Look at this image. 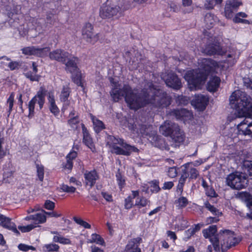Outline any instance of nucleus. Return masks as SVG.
Returning a JSON list of instances; mask_svg holds the SVG:
<instances>
[{"mask_svg":"<svg viewBox=\"0 0 252 252\" xmlns=\"http://www.w3.org/2000/svg\"><path fill=\"white\" fill-rule=\"evenodd\" d=\"M151 83H148V89L144 88L142 96L138 97L131 92L128 86H126L123 91L118 92L115 90L113 99L117 101L121 96L125 95V100L130 109L137 110L148 103H152L156 107H164L170 103V98L166 94L162 93L160 90L152 87Z\"/></svg>","mask_w":252,"mask_h":252,"instance_id":"obj_1","label":"nucleus"},{"mask_svg":"<svg viewBox=\"0 0 252 252\" xmlns=\"http://www.w3.org/2000/svg\"><path fill=\"white\" fill-rule=\"evenodd\" d=\"M232 108L238 112V117H245L237 126L239 134L252 136V103L251 97L240 90L235 91L229 98Z\"/></svg>","mask_w":252,"mask_h":252,"instance_id":"obj_2","label":"nucleus"},{"mask_svg":"<svg viewBox=\"0 0 252 252\" xmlns=\"http://www.w3.org/2000/svg\"><path fill=\"white\" fill-rule=\"evenodd\" d=\"M219 64H205L203 68L195 70L188 71L184 78L188 82V87L190 91L200 88V86L205 83L207 76H210L208 83L207 89L210 92H215L219 87L220 79L213 76L214 72L218 73L220 70Z\"/></svg>","mask_w":252,"mask_h":252,"instance_id":"obj_3","label":"nucleus"},{"mask_svg":"<svg viewBox=\"0 0 252 252\" xmlns=\"http://www.w3.org/2000/svg\"><path fill=\"white\" fill-rule=\"evenodd\" d=\"M219 240H211L214 242V250L216 251L224 252L232 247L236 246L240 242L233 231L229 230H221L219 232Z\"/></svg>","mask_w":252,"mask_h":252,"instance_id":"obj_4","label":"nucleus"},{"mask_svg":"<svg viewBox=\"0 0 252 252\" xmlns=\"http://www.w3.org/2000/svg\"><path fill=\"white\" fill-rule=\"evenodd\" d=\"M203 34L204 38L207 39V42L205 47L202 48V53L208 55H218L221 56L226 53V51L223 50L220 46L217 37L213 34L205 30L203 32Z\"/></svg>","mask_w":252,"mask_h":252,"instance_id":"obj_5","label":"nucleus"},{"mask_svg":"<svg viewBox=\"0 0 252 252\" xmlns=\"http://www.w3.org/2000/svg\"><path fill=\"white\" fill-rule=\"evenodd\" d=\"M47 90L44 87H40L36 94L31 99L28 104L29 109L28 117L32 118L34 115L35 105L37 103L39 110H41L45 102V97Z\"/></svg>","mask_w":252,"mask_h":252,"instance_id":"obj_6","label":"nucleus"},{"mask_svg":"<svg viewBox=\"0 0 252 252\" xmlns=\"http://www.w3.org/2000/svg\"><path fill=\"white\" fill-rule=\"evenodd\" d=\"M49 58L52 60H55L63 63H77L79 59L72 56L68 52L61 49H57L49 53Z\"/></svg>","mask_w":252,"mask_h":252,"instance_id":"obj_7","label":"nucleus"},{"mask_svg":"<svg viewBox=\"0 0 252 252\" xmlns=\"http://www.w3.org/2000/svg\"><path fill=\"white\" fill-rule=\"evenodd\" d=\"M226 184L232 189H240L247 184L246 176L242 172H235L230 174L226 179Z\"/></svg>","mask_w":252,"mask_h":252,"instance_id":"obj_8","label":"nucleus"},{"mask_svg":"<svg viewBox=\"0 0 252 252\" xmlns=\"http://www.w3.org/2000/svg\"><path fill=\"white\" fill-rule=\"evenodd\" d=\"M65 70L71 74L72 81L77 86L81 87L83 91L85 90L84 84L85 76L82 73L77 64H65Z\"/></svg>","mask_w":252,"mask_h":252,"instance_id":"obj_9","label":"nucleus"},{"mask_svg":"<svg viewBox=\"0 0 252 252\" xmlns=\"http://www.w3.org/2000/svg\"><path fill=\"white\" fill-rule=\"evenodd\" d=\"M111 141L113 142L114 145L113 147H111V152L115 153L117 154H121L124 155H129L132 152H137L138 149L133 146H131L127 144H125L123 147L124 149H122L118 147V146H116L115 145L117 143L119 145H121L122 143V141L121 139H116L115 137L112 139L111 138Z\"/></svg>","mask_w":252,"mask_h":252,"instance_id":"obj_10","label":"nucleus"},{"mask_svg":"<svg viewBox=\"0 0 252 252\" xmlns=\"http://www.w3.org/2000/svg\"><path fill=\"white\" fill-rule=\"evenodd\" d=\"M37 67V65L36 64H27L22 67L23 74L31 81L38 82L40 80L41 76L37 74L38 71Z\"/></svg>","mask_w":252,"mask_h":252,"instance_id":"obj_11","label":"nucleus"},{"mask_svg":"<svg viewBox=\"0 0 252 252\" xmlns=\"http://www.w3.org/2000/svg\"><path fill=\"white\" fill-rule=\"evenodd\" d=\"M82 133V143L93 153L96 152V148L89 129L83 123L81 124Z\"/></svg>","mask_w":252,"mask_h":252,"instance_id":"obj_12","label":"nucleus"},{"mask_svg":"<svg viewBox=\"0 0 252 252\" xmlns=\"http://www.w3.org/2000/svg\"><path fill=\"white\" fill-rule=\"evenodd\" d=\"M93 30V26L90 23H87L83 27L82 32V35L84 38L86 39L87 42L94 44L99 39L100 34L97 33L94 35Z\"/></svg>","mask_w":252,"mask_h":252,"instance_id":"obj_13","label":"nucleus"},{"mask_svg":"<svg viewBox=\"0 0 252 252\" xmlns=\"http://www.w3.org/2000/svg\"><path fill=\"white\" fill-rule=\"evenodd\" d=\"M242 4L241 1L238 0H227L224 8L225 15L227 18L230 19L233 17V13L238 7Z\"/></svg>","mask_w":252,"mask_h":252,"instance_id":"obj_14","label":"nucleus"},{"mask_svg":"<svg viewBox=\"0 0 252 252\" xmlns=\"http://www.w3.org/2000/svg\"><path fill=\"white\" fill-rule=\"evenodd\" d=\"M84 177L85 186H89L90 189H91L95 185L96 181L99 178V176L94 169L90 171L86 170Z\"/></svg>","mask_w":252,"mask_h":252,"instance_id":"obj_15","label":"nucleus"},{"mask_svg":"<svg viewBox=\"0 0 252 252\" xmlns=\"http://www.w3.org/2000/svg\"><path fill=\"white\" fill-rule=\"evenodd\" d=\"M124 57L126 58V62L132 63L142 62L141 55L133 48L126 51L124 54Z\"/></svg>","mask_w":252,"mask_h":252,"instance_id":"obj_16","label":"nucleus"},{"mask_svg":"<svg viewBox=\"0 0 252 252\" xmlns=\"http://www.w3.org/2000/svg\"><path fill=\"white\" fill-rule=\"evenodd\" d=\"M208 101V98L203 95H195L191 100V104L200 111L205 109Z\"/></svg>","mask_w":252,"mask_h":252,"instance_id":"obj_17","label":"nucleus"},{"mask_svg":"<svg viewBox=\"0 0 252 252\" xmlns=\"http://www.w3.org/2000/svg\"><path fill=\"white\" fill-rule=\"evenodd\" d=\"M165 82L168 86L174 89H179L182 86L179 79L175 74L172 73L168 74L167 78L165 79Z\"/></svg>","mask_w":252,"mask_h":252,"instance_id":"obj_18","label":"nucleus"},{"mask_svg":"<svg viewBox=\"0 0 252 252\" xmlns=\"http://www.w3.org/2000/svg\"><path fill=\"white\" fill-rule=\"evenodd\" d=\"M0 225L3 227L12 230L13 232L19 234L15 224L11 221V220L0 214Z\"/></svg>","mask_w":252,"mask_h":252,"instance_id":"obj_19","label":"nucleus"},{"mask_svg":"<svg viewBox=\"0 0 252 252\" xmlns=\"http://www.w3.org/2000/svg\"><path fill=\"white\" fill-rule=\"evenodd\" d=\"M217 231V229L216 225L210 226L208 228L205 229L202 231L204 237L205 238L209 239L210 241L212 243L214 248L215 243L214 242H213L211 240H213L212 239L219 240L218 238L216 236Z\"/></svg>","mask_w":252,"mask_h":252,"instance_id":"obj_20","label":"nucleus"},{"mask_svg":"<svg viewBox=\"0 0 252 252\" xmlns=\"http://www.w3.org/2000/svg\"><path fill=\"white\" fill-rule=\"evenodd\" d=\"M90 118L93 124L94 130L96 133H99L105 128V126L102 121L99 120L93 114H90Z\"/></svg>","mask_w":252,"mask_h":252,"instance_id":"obj_21","label":"nucleus"},{"mask_svg":"<svg viewBox=\"0 0 252 252\" xmlns=\"http://www.w3.org/2000/svg\"><path fill=\"white\" fill-rule=\"evenodd\" d=\"M99 16L102 19H107L110 17V3L108 0L102 4L99 10Z\"/></svg>","mask_w":252,"mask_h":252,"instance_id":"obj_22","label":"nucleus"},{"mask_svg":"<svg viewBox=\"0 0 252 252\" xmlns=\"http://www.w3.org/2000/svg\"><path fill=\"white\" fill-rule=\"evenodd\" d=\"M27 220H32L34 225L44 223L46 221V217L44 214L36 213L26 217Z\"/></svg>","mask_w":252,"mask_h":252,"instance_id":"obj_23","label":"nucleus"},{"mask_svg":"<svg viewBox=\"0 0 252 252\" xmlns=\"http://www.w3.org/2000/svg\"><path fill=\"white\" fill-rule=\"evenodd\" d=\"M171 137L175 142L181 143L183 142L185 139V136L183 132L178 128V126L174 127L171 134Z\"/></svg>","mask_w":252,"mask_h":252,"instance_id":"obj_24","label":"nucleus"},{"mask_svg":"<svg viewBox=\"0 0 252 252\" xmlns=\"http://www.w3.org/2000/svg\"><path fill=\"white\" fill-rule=\"evenodd\" d=\"M176 126L169 122H165L163 125L160 126L159 131L163 135L167 136L171 135L173 131L172 128H174V127Z\"/></svg>","mask_w":252,"mask_h":252,"instance_id":"obj_25","label":"nucleus"},{"mask_svg":"<svg viewBox=\"0 0 252 252\" xmlns=\"http://www.w3.org/2000/svg\"><path fill=\"white\" fill-rule=\"evenodd\" d=\"M184 170L188 173L190 179H196L199 175L198 171L191 166V163H187L184 165Z\"/></svg>","mask_w":252,"mask_h":252,"instance_id":"obj_26","label":"nucleus"},{"mask_svg":"<svg viewBox=\"0 0 252 252\" xmlns=\"http://www.w3.org/2000/svg\"><path fill=\"white\" fill-rule=\"evenodd\" d=\"M71 92V89L68 86H63L60 94V101L62 102L67 101Z\"/></svg>","mask_w":252,"mask_h":252,"instance_id":"obj_27","label":"nucleus"},{"mask_svg":"<svg viewBox=\"0 0 252 252\" xmlns=\"http://www.w3.org/2000/svg\"><path fill=\"white\" fill-rule=\"evenodd\" d=\"M217 21V18L211 13H207L204 17L205 26L208 29L213 27Z\"/></svg>","mask_w":252,"mask_h":252,"instance_id":"obj_28","label":"nucleus"},{"mask_svg":"<svg viewBox=\"0 0 252 252\" xmlns=\"http://www.w3.org/2000/svg\"><path fill=\"white\" fill-rule=\"evenodd\" d=\"M139 196V191L133 190L132 191V196H128L125 199V207L126 209H130L133 206L132 199Z\"/></svg>","mask_w":252,"mask_h":252,"instance_id":"obj_29","label":"nucleus"},{"mask_svg":"<svg viewBox=\"0 0 252 252\" xmlns=\"http://www.w3.org/2000/svg\"><path fill=\"white\" fill-rule=\"evenodd\" d=\"M88 242L90 243H95L101 246H104L105 244L103 238L99 234L96 233H93L91 235V239L88 240Z\"/></svg>","mask_w":252,"mask_h":252,"instance_id":"obj_30","label":"nucleus"},{"mask_svg":"<svg viewBox=\"0 0 252 252\" xmlns=\"http://www.w3.org/2000/svg\"><path fill=\"white\" fill-rule=\"evenodd\" d=\"M80 122L79 121V116L78 114L76 115V117H73V118H70L67 120V124L68 125L73 129L77 130V125L79 124Z\"/></svg>","mask_w":252,"mask_h":252,"instance_id":"obj_31","label":"nucleus"},{"mask_svg":"<svg viewBox=\"0 0 252 252\" xmlns=\"http://www.w3.org/2000/svg\"><path fill=\"white\" fill-rule=\"evenodd\" d=\"M173 115L175 116L177 119L188 117L190 115V112L185 109L175 110L172 112Z\"/></svg>","mask_w":252,"mask_h":252,"instance_id":"obj_32","label":"nucleus"},{"mask_svg":"<svg viewBox=\"0 0 252 252\" xmlns=\"http://www.w3.org/2000/svg\"><path fill=\"white\" fill-rule=\"evenodd\" d=\"M125 252H141L140 248L135 244L134 241H130L126 246Z\"/></svg>","mask_w":252,"mask_h":252,"instance_id":"obj_33","label":"nucleus"},{"mask_svg":"<svg viewBox=\"0 0 252 252\" xmlns=\"http://www.w3.org/2000/svg\"><path fill=\"white\" fill-rule=\"evenodd\" d=\"M21 51L25 55L36 56V47L33 46L25 47L22 48Z\"/></svg>","mask_w":252,"mask_h":252,"instance_id":"obj_34","label":"nucleus"},{"mask_svg":"<svg viewBox=\"0 0 252 252\" xmlns=\"http://www.w3.org/2000/svg\"><path fill=\"white\" fill-rule=\"evenodd\" d=\"M36 174L39 181L43 182L44 177V167L43 165L36 164Z\"/></svg>","mask_w":252,"mask_h":252,"instance_id":"obj_35","label":"nucleus"},{"mask_svg":"<svg viewBox=\"0 0 252 252\" xmlns=\"http://www.w3.org/2000/svg\"><path fill=\"white\" fill-rule=\"evenodd\" d=\"M50 51V48L46 47L44 48L36 47V56L39 57H44L47 56Z\"/></svg>","mask_w":252,"mask_h":252,"instance_id":"obj_36","label":"nucleus"},{"mask_svg":"<svg viewBox=\"0 0 252 252\" xmlns=\"http://www.w3.org/2000/svg\"><path fill=\"white\" fill-rule=\"evenodd\" d=\"M150 201L144 197H138L135 201V206L138 208H141L148 205Z\"/></svg>","mask_w":252,"mask_h":252,"instance_id":"obj_37","label":"nucleus"},{"mask_svg":"<svg viewBox=\"0 0 252 252\" xmlns=\"http://www.w3.org/2000/svg\"><path fill=\"white\" fill-rule=\"evenodd\" d=\"M53 240L55 242L59 243L63 245H69L71 243V241L69 239L66 238L61 236H54Z\"/></svg>","mask_w":252,"mask_h":252,"instance_id":"obj_38","label":"nucleus"},{"mask_svg":"<svg viewBox=\"0 0 252 252\" xmlns=\"http://www.w3.org/2000/svg\"><path fill=\"white\" fill-rule=\"evenodd\" d=\"M73 220L78 224L83 227L86 229H90L91 225L87 221L83 220L81 218L77 217H74L73 218Z\"/></svg>","mask_w":252,"mask_h":252,"instance_id":"obj_39","label":"nucleus"},{"mask_svg":"<svg viewBox=\"0 0 252 252\" xmlns=\"http://www.w3.org/2000/svg\"><path fill=\"white\" fill-rule=\"evenodd\" d=\"M244 169L248 173L249 177L252 179V161L245 160L243 163Z\"/></svg>","mask_w":252,"mask_h":252,"instance_id":"obj_40","label":"nucleus"},{"mask_svg":"<svg viewBox=\"0 0 252 252\" xmlns=\"http://www.w3.org/2000/svg\"><path fill=\"white\" fill-rule=\"evenodd\" d=\"M205 207L210 211L213 214L219 217L221 215V213L214 206L211 205L208 202L206 201L204 203Z\"/></svg>","mask_w":252,"mask_h":252,"instance_id":"obj_41","label":"nucleus"},{"mask_svg":"<svg viewBox=\"0 0 252 252\" xmlns=\"http://www.w3.org/2000/svg\"><path fill=\"white\" fill-rule=\"evenodd\" d=\"M14 102V94L13 92L11 93L7 100V103L8 104V109L7 112L8 115L10 114L13 110V105Z\"/></svg>","mask_w":252,"mask_h":252,"instance_id":"obj_42","label":"nucleus"},{"mask_svg":"<svg viewBox=\"0 0 252 252\" xmlns=\"http://www.w3.org/2000/svg\"><path fill=\"white\" fill-rule=\"evenodd\" d=\"M60 189L63 192L70 193H74L76 190V188L73 186H69L67 185L64 184H62L60 185Z\"/></svg>","mask_w":252,"mask_h":252,"instance_id":"obj_43","label":"nucleus"},{"mask_svg":"<svg viewBox=\"0 0 252 252\" xmlns=\"http://www.w3.org/2000/svg\"><path fill=\"white\" fill-rule=\"evenodd\" d=\"M148 188L150 189L152 192H157L160 190V188L158 186V183L156 181H153L149 183Z\"/></svg>","mask_w":252,"mask_h":252,"instance_id":"obj_44","label":"nucleus"},{"mask_svg":"<svg viewBox=\"0 0 252 252\" xmlns=\"http://www.w3.org/2000/svg\"><path fill=\"white\" fill-rule=\"evenodd\" d=\"M188 203L187 199L185 197H180L176 201L177 206L179 208H182L187 206Z\"/></svg>","mask_w":252,"mask_h":252,"instance_id":"obj_45","label":"nucleus"},{"mask_svg":"<svg viewBox=\"0 0 252 252\" xmlns=\"http://www.w3.org/2000/svg\"><path fill=\"white\" fill-rule=\"evenodd\" d=\"M48 252H57L60 249V247L57 244H49L45 245L44 247Z\"/></svg>","mask_w":252,"mask_h":252,"instance_id":"obj_46","label":"nucleus"},{"mask_svg":"<svg viewBox=\"0 0 252 252\" xmlns=\"http://www.w3.org/2000/svg\"><path fill=\"white\" fill-rule=\"evenodd\" d=\"M49 110L55 116H58L60 114V109L56 103L50 104Z\"/></svg>","mask_w":252,"mask_h":252,"instance_id":"obj_47","label":"nucleus"},{"mask_svg":"<svg viewBox=\"0 0 252 252\" xmlns=\"http://www.w3.org/2000/svg\"><path fill=\"white\" fill-rule=\"evenodd\" d=\"M43 207L47 210L53 211L55 207V203L52 201L47 200L45 201Z\"/></svg>","mask_w":252,"mask_h":252,"instance_id":"obj_48","label":"nucleus"},{"mask_svg":"<svg viewBox=\"0 0 252 252\" xmlns=\"http://www.w3.org/2000/svg\"><path fill=\"white\" fill-rule=\"evenodd\" d=\"M222 0H211L208 3H205V6L207 9H212L215 5L220 4Z\"/></svg>","mask_w":252,"mask_h":252,"instance_id":"obj_49","label":"nucleus"},{"mask_svg":"<svg viewBox=\"0 0 252 252\" xmlns=\"http://www.w3.org/2000/svg\"><path fill=\"white\" fill-rule=\"evenodd\" d=\"M36 226L34 224H30L29 225H27V226H19V229L22 232H28L31 231L32 229L36 227Z\"/></svg>","mask_w":252,"mask_h":252,"instance_id":"obj_50","label":"nucleus"},{"mask_svg":"<svg viewBox=\"0 0 252 252\" xmlns=\"http://www.w3.org/2000/svg\"><path fill=\"white\" fill-rule=\"evenodd\" d=\"M66 159V161L65 163H63V168L64 169H67L69 171H71L73 168V162L72 160H71L68 158Z\"/></svg>","mask_w":252,"mask_h":252,"instance_id":"obj_51","label":"nucleus"},{"mask_svg":"<svg viewBox=\"0 0 252 252\" xmlns=\"http://www.w3.org/2000/svg\"><path fill=\"white\" fill-rule=\"evenodd\" d=\"M189 176V175L188 173H186L185 172L184 169L183 170V174L181 175L179 181V186H181V189H182V188H183V185L185 182V181L186 180L187 178Z\"/></svg>","mask_w":252,"mask_h":252,"instance_id":"obj_52","label":"nucleus"},{"mask_svg":"<svg viewBox=\"0 0 252 252\" xmlns=\"http://www.w3.org/2000/svg\"><path fill=\"white\" fill-rule=\"evenodd\" d=\"M43 211L44 214L49 217L59 218L62 216L61 213H58L56 211L46 212L44 210H43Z\"/></svg>","mask_w":252,"mask_h":252,"instance_id":"obj_53","label":"nucleus"},{"mask_svg":"<svg viewBox=\"0 0 252 252\" xmlns=\"http://www.w3.org/2000/svg\"><path fill=\"white\" fill-rule=\"evenodd\" d=\"M77 152L72 149L66 155L65 158L73 161V160L77 158Z\"/></svg>","mask_w":252,"mask_h":252,"instance_id":"obj_54","label":"nucleus"},{"mask_svg":"<svg viewBox=\"0 0 252 252\" xmlns=\"http://www.w3.org/2000/svg\"><path fill=\"white\" fill-rule=\"evenodd\" d=\"M168 176L170 178H174L177 175V169L175 167H170L168 170Z\"/></svg>","mask_w":252,"mask_h":252,"instance_id":"obj_55","label":"nucleus"},{"mask_svg":"<svg viewBox=\"0 0 252 252\" xmlns=\"http://www.w3.org/2000/svg\"><path fill=\"white\" fill-rule=\"evenodd\" d=\"M243 83L247 88L252 90V79L249 77H245L243 78Z\"/></svg>","mask_w":252,"mask_h":252,"instance_id":"obj_56","label":"nucleus"},{"mask_svg":"<svg viewBox=\"0 0 252 252\" xmlns=\"http://www.w3.org/2000/svg\"><path fill=\"white\" fill-rule=\"evenodd\" d=\"M23 94L21 93H19L18 94L17 96V99H18L17 104L19 106V108L21 109L22 112H24V109L23 108V100L22 99Z\"/></svg>","mask_w":252,"mask_h":252,"instance_id":"obj_57","label":"nucleus"},{"mask_svg":"<svg viewBox=\"0 0 252 252\" xmlns=\"http://www.w3.org/2000/svg\"><path fill=\"white\" fill-rule=\"evenodd\" d=\"M47 99L50 104L56 103L55 96L53 92H49L47 95Z\"/></svg>","mask_w":252,"mask_h":252,"instance_id":"obj_58","label":"nucleus"},{"mask_svg":"<svg viewBox=\"0 0 252 252\" xmlns=\"http://www.w3.org/2000/svg\"><path fill=\"white\" fill-rule=\"evenodd\" d=\"M69 182L70 183H72L77 187H81L82 183L79 180L76 179L75 177H71L70 178Z\"/></svg>","mask_w":252,"mask_h":252,"instance_id":"obj_59","label":"nucleus"},{"mask_svg":"<svg viewBox=\"0 0 252 252\" xmlns=\"http://www.w3.org/2000/svg\"><path fill=\"white\" fill-rule=\"evenodd\" d=\"M120 5L117 6L114 8H111V15H117L119 16L121 15V13L120 12Z\"/></svg>","mask_w":252,"mask_h":252,"instance_id":"obj_60","label":"nucleus"},{"mask_svg":"<svg viewBox=\"0 0 252 252\" xmlns=\"http://www.w3.org/2000/svg\"><path fill=\"white\" fill-rule=\"evenodd\" d=\"M173 185L172 182H165L162 188L164 189H170L173 187Z\"/></svg>","mask_w":252,"mask_h":252,"instance_id":"obj_61","label":"nucleus"},{"mask_svg":"<svg viewBox=\"0 0 252 252\" xmlns=\"http://www.w3.org/2000/svg\"><path fill=\"white\" fill-rule=\"evenodd\" d=\"M152 129V127L151 126H148V127H145V128L143 127L141 128V132L143 134H146V135L149 134L150 135L149 131L152 132V131H151Z\"/></svg>","mask_w":252,"mask_h":252,"instance_id":"obj_62","label":"nucleus"},{"mask_svg":"<svg viewBox=\"0 0 252 252\" xmlns=\"http://www.w3.org/2000/svg\"><path fill=\"white\" fill-rule=\"evenodd\" d=\"M178 101L180 104H186L188 102V99L187 97L181 96L178 97Z\"/></svg>","mask_w":252,"mask_h":252,"instance_id":"obj_63","label":"nucleus"},{"mask_svg":"<svg viewBox=\"0 0 252 252\" xmlns=\"http://www.w3.org/2000/svg\"><path fill=\"white\" fill-rule=\"evenodd\" d=\"M53 15L52 14H49L47 15L46 16V21L48 24L50 25L54 24V21L53 20Z\"/></svg>","mask_w":252,"mask_h":252,"instance_id":"obj_64","label":"nucleus"}]
</instances>
